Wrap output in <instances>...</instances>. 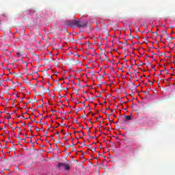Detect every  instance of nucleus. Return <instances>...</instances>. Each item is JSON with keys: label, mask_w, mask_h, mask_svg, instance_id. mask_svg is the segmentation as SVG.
<instances>
[{"label": "nucleus", "mask_w": 175, "mask_h": 175, "mask_svg": "<svg viewBox=\"0 0 175 175\" xmlns=\"http://www.w3.org/2000/svg\"><path fill=\"white\" fill-rule=\"evenodd\" d=\"M126 121H129L132 120V116H125Z\"/></svg>", "instance_id": "nucleus-3"}, {"label": "nucleus", "mask_w": 175, "mask_h": 175, "mask_svg": "<svg viewBox=\"0 0 175 175\" xmlns=\"http://www.w3.org/2000/svg\"><path fill=\"white\" fill-rule=\"evenodd\" d=\"M123 103H125V102L121 103V105H123Z\"/></svg>", "instance_id": "nucleus-12"}, {"label": "nucleus", "mask_w": 175, "mask_h": 175, "mask_svg": "<svg viewBox=\"0 0 175 175\" xmlns=\"http://www.w3.org/2000/svg\"><path fill=\"white\" fill-rule=\"evenodd\" d=\"M92 150L95 151V148H93Z\"/></svg>", "instance_id": "nucleus-13"}, {"label": "nucleus", "mask_w": 175, "mask_h": 175, "mask_svg": "<svg viewBox=\"0 0 175 175\" xmlns=\"http://www.w3.org/2000/svg\"><path fill=\"white\" fill-rule=\"evenodd\" d=\"M66 139V140H68L66 138H65Z\"/></svg>", "instance_id": "nucleus-26"}, {"label": "nucleus", "mask_w": 175, "mask_h": 175, "mask_svg": "<svg viewBox=\"0 0 175 175\" xmlns=\"http://www.w3.org/2000/svg\"><path fill=\"white\" fill-rule=\"evenodd\" d=\"M83 118H85V116H83Z\"/></svg>", "instance_id": "nucleus-19"}, {"label": "nucleus", "mask_w": 175, "mask_h": 175, "mask_svg": "<svg viewBox=\"0 0 175 175\" xmlns=\"http://www.w3.org/2000/svg\"><path fill=\"white\" fill-rule=\"evenodd\" d=\"M72 146H75V144H72Z\"/></svg>", "instance_id": "nucleus-24"}, {"label": "nucleus", "mask_w": 175, "mask_h": 175, "mask_svg": "<svg viewBox=\"0 0 175 175\" xmlns=\"http://www.w3.org/2000/svg\"><path fill=\"white\" fill-rule=\"evenodd\" d=\"M47 133H49V131L46 130V131H45V135H47Z\"/></svg>", "instance_id": "nucleus-8"}, {"label": "nucleus", "mask_w": 175, "mask_h": 175, "mask_svg": "<svg viewBox=\"0 0 175 175\" xmlns=\"http://www.w3.org/2000/svg\"><path fill=\"white\" fill-rule=\"evenodd\" d=\"M35 85H38V83H36Z\"/></svg>", "instance_id": "nucleus-17"}, {"label": "nucleus", "mask_w": 175, "mask_h": 175, "mask_svg": "<svg viewBox=\"0 0 175 175\" xmlns=\"http://www.w3.org/2000/svg\"><path fill=\"white\" fill-rule=\"evenodd\" d=\"M57 135H58V143H60L61 142V135L59 133H57Z\"/></svg>", "instance_id": "nucleus-4"}, {"label": "nucleus", "mask_w": 175, "mask_h": 175, "mask_svg": "<svg viewBox=\"0 0 175 175\" xmlns=\"http://www.w3.org/2000/svg\"><path fill=\"white\" fill-rule=\"evenodd\" d=\"M89 137H90V139H94V137H91V135H89Z\"/></svg>", "instance_id": "nucleus-9"}, {"label": "nucleus", "mask_w": 175, "mask_h": 175, "mask_svg": "<svg viewBox=\"0 0 175 175\" xmlns=\"http://www.w3.org/2000/svg\"><path fill=\"white\" fill-rule=\"evenodd\" d=\"M22 140H23V142H25V139H22Z\"/></svg>", "instance_id": "nucleus-21"}, {"label": "nucleus", "mask_w": 175, "mask_h": 175, "mask_svg": "<svg viewBox=\"0 0 175 175\" xmlns=\"http://www.w3.org/2000/svg\"><path fill=\"white\" fill-rule=\"evenodd\" d=\"M58 169H64L65 170H69L70 169V166L68 164L64 163H59L57 165Z\"/></svg>", "instance_id": "nucleus-2"}, {"label": "nucleus", "mask_w": 175, "mask_h": 175, "mask_svg": "<svg viewBox=\"0 0 175 175\" xmlns=\"http://www.w3.org/2000/svg\"><path fill=\"white\" fill-rule=\"evenodd\" d=\"M152 33H154V32L151 31Z\"/></svg>", "instance_id": "nucleus-22"}, {"label": "nucleus", "mask_w": 175, "mask_h": 175, "mask_svg": "<svg viewBox=\"0 0 175 175\" xmlns=\"http://www.w3.org/2000/svg\"><path fill=\"white\" fill-rule=\"evenodd\" d=\"M68 147H72V146H70V145H68Z\"/></svg>", "instance_id": "nucleus-14"}, {"label": "nucleus", "mask_w": 175, "mask_h": 175, "mask_svg": "<svg viewBox=\"0 0 175 175\" xmlns=\"http://www.w3.org/2000/svg\"><path fill=\"white\" fill-rule=\"evenodd\" d=\"M40 88H42L43 90V85L40 86Z\"/></svg>", "instance_id": "nucleus-11"}, {"label": "nucleus", "mask_w": 175, "mask_h": 175, "mask_svg": "<svg viewBox=\"0 0 175 175\" xmlns=\"http://www.w3.org/2000/svg\"><path fill=\"white\" fill-rule=\"evenodd\" d=\"M88 22L81 21L80 18H77L76 20L71 21L69 22V25L70 27H78V28H85L87 27Z\"/></svg>", "instance_id": "nucleus-1"}, {"label": "nucleus", "mask_w": 175, "mask_h": 175, "mask_svg": "<svg viewBox=\"0 0 175 175\" xmlns=\"http://www.w3.org/2000/svg\"><path fill=\"white\" fill-rule=\"evenodd\" d=\"M154 33H156L157 36H159L158 33L154 32Z\"/></svg>", "instance_id": "nucleus-10"}, {"label": "nucleus", "mask_w": 175, "mask_h": 175, "mask_svg": "<svg viewBox=\"0 0 175 175\" xmlns=\"http://www.w3.org/2000/svg\"><path fill=\"white\" fill-rule=\"evenodd\" d=\"M145 95L147 96L148 95H150V90H146L144 92Z\"/></svg>", "instance_id": "nucleus-5"}, {"label": "nucleus", "mask_w": 175, "mask_h": 175, "mask_svg": "<svg viewBox=\"0 0 175 175\" xmlns=\"http://www.w3.org/2000/svg\"><path fill=\"white\" fill-rule=\"evenodd\" d=\"M104 57H106V55L104 54Z\"/></svg>", "instance_id": "nucleus-23"}, {"label": "nucleus", "mask_w": 175, "mask_h": 175, "mask_svg": "<svg viewBox=\"0 0 175 175\" xmlns=\"http://www.w3.org/2000/svg\"><path fill=\"white\" fill-rule=\"evenodd\" d=\"M160 37H161V39H162V36H160Z\"/></svg>", "instance_id": "nucleus-15"}, {"label": "nucleus", "mask_w": 175, "mask_h": 175, "mask_svg": "<svg viewBox=\"0 0 175 175\" xmlns=\"http://www.w3.org/2000/svg\"><path fill=\"white\" fill-rule=\"evenodd\" d=\"M79 133H82L83 136H85V135L84 134V132H83V131H79Z\"/></svg>", "instance_id": "nucleus-6"}, {"label": "nucleus", "mask_w": 175, "mask_h": 175, "mask_svg": "<svg viewBox=\"0 0 175 175\" xmlns=\"http://www.w3.org/2000/svg\"><path fill=\"white\" fill-rule=\"evenodd\" d=\"M169 74V72H167V75Z\"/></svg>", "instance_id": "nucleus-25"}, {"label": "nucleus", "mask_w": 175, "mask_h": 175, "mask_svg": "<svg viewBox=\"0 0 175 175\" xmlns=\"http://www.w3.org/2000/svg\"><path fill=\"white\" fill-rule=\"evenodd\" d=\"M40 122H42V119L40 120Z\"/></svg>", "instance_id": "nucleus-16"}, {"label": "nucleus", "mask_w": 175, "mask_h": 175, "mask_svg": "<svg viewBox=\"0 0 175 175\" xmlns=\"http://www.w3.org/2000/svg\"><path fill=\"white\" fill-rule=\"evenodd\" d=\"M96 120H99V118H97Z\"/></svg>", "instance_id": "nucleus-20"}, {"label": "nucleus", "mask_w": 175, "mask_h": 175, "mask_svg": "<svg viewBox=\"0 0 175 175\" xmlns=\"http://www.w3.org/2000/svg\"><path fill=\"white\" fill-rule=\"evenodd\" d=\"M59 87H62V85H60Z\"/></svg>", "instance_id": "nucleus-18"}, {"label": "nucleus", "mask_w": 175, "mask_h": 175, "mask_svg": "<svg viewBox=\"0 0 175 175\" xmlns=\"http://www.w3.org/2000/svg\"><path fill=\"white\" fill-rule=\"evenodd\" d=\"M20 55H21V54H20V53H16V56H17V57H20Z\"/></svg>", "instance_id": "nucleus-7"}]
</instances>
